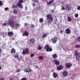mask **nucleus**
Instances as JSON below:
<instances>
[{"label":"nucleus","mask_w":80,"mask_h":80,"mask_svg":"<svg viewBox=\"0 0 80 80\" xmlns=\"http://www.w3.org/2000/svg\"><path fill=\"white\" fill-rule=\"evenodd\" d=\"M57 37H54L52 38L51 40L53 44H55V43H56L57 42Z\"/></svg>","instance_id":"7ed1b4c3"},{"label":"nucleus","mask_w":80,"mask_h":80,"mask_svg":"<svg viewBox=\"0 0 80 80\" xmlns=\"http://www.w3.org/2000/svg\"><path fill=\"white\" fill-rule=\"evenodd\" d=\"M17 53H18V52H17Z\"/></svg>","instance_id":"69168bd1"},{"label":"nucleus","mask_w":80,"mask_h":80,"mask_svg":"<svg viewBox=\"0 0 80 80\" xmlns=\"http://www.w3.org/2000/svg\"><path fill=\"white\" fill-rule=\"evenodd\" d=\"M75 47L76 48H79L80 45H77L75 46Z\"/></svg>","instance_id":"58836bf2"},{"label":"nucleus","mask_w":80,"mask_h":80,"mask_svg":"<svg viewBox=\"0 0 80 80\" xmlns=\"http://www.w3.org/2000/svg\"><path fill=\"white\" fill-rule=\"evenodd\" d=\"M72 66V64L69 62L65 64V67L67 68H70Z\"/></svg>","instance_id":"6e6552de"},{"label":"nucleus","mask_w":80,"mask_h":80,"mask_svg":"<svg viewBox=\"0 0 80 80\" xmlns=\"http://www.w3.org/2000/svg\"><path fill=\"white\" fill-rule=\"evenodd\" d=\"M27 79L26 78H22L21 80H27Z\"/></svg>","instance_id":"c9c22d12"},{"label":"nucleus","mask_w":80,"mask_h":80,"mask_svg":"<svg viewBox=\"0 0 80 80\" xmlns=\"http://www.w3.org/2000/svg\"><path fill=\"white\" fill-rule=\"evenodd\" d=\"M74 55L76 57L78 56L79 55L78 54V51H76L74 53Z\"/></svg>","instance_id":"6ab92c4d"},{"label":"nucleus","mask_w":80,"mask_h":80,"mask_svg":"<svg viewBox=\"0 0 80 80\" xmlns=\"http://www.w3.org/2000/svg\"><path fill=\"white\" fill-rule=\"evenodd\" d=\"M42 47L40 46H38V49L39 50H42Z\"/></svg>","instance_id":"c85d7f7f"},{"label":"nucleus","mask_w":80,"mask_h":80,"mask_svg":"<svg viewBox=\"0 0 80 80\" xmlns=\"http://www.w3.org/2000/svg\"><path fill=\"white\" fill-rule=\"evenodd\" d=\"M76 58V59H77V58Z\"/></svg>","instance_id":"0e129e2a"},{"label":"nucleus","mask_w":80,"mask_h":80,"mask_svg":"<svg viewBox=\"0 0 80 80\" xmlns=\"http://www.w3.org/2000/svg\"><path fill=\"white\" fill-rule=\"evenodd\" d=\"M24 71L26 73H30L32 71V69L30 68H24Z\"/></svg>","instance_id":"0eeeda50"},{"label":"nucleus","mask_w":80,"mask_h":80,"mask_svg":"<svg viewBox=\"0 0 80 80\" xmlns=\"http://www.w3.org/2000/svg\"><path fill=\"white\" fill-rule=\"evenodd\" d=\"M3 5V2L2 1H0V7Z\"/></svg>","instance_id":"2f4dec72"},{"label":"nucleus","mask_w":80,"mask_h":80,"mask_svg":"<svg viewBox=\"0 0 80 80\" xmlns=\"http://www.w3.org/2000/svg\"><path fill=\"white\" fill-rule=\"evenodd\" d=\"M51 72H53V69H52V70H51Z\"/></svg>","instance_id":"13d9d810"},{"label":"nucleus","mask_w":80,"mask_h":80,"mask_svg":"<svg viewBox=\"0 0 80 80\" xmlns=\"http://www.w3.org/2000/svg\"><path fill=\"white\" fill-rule=\"evenodd\" d=\"M46 17L48 23H50L53 22V18H52V16L51 14H48L46 16Z\"/></svg>","instance_id":"f257e3e1"},{"label":"nucleus","mask_w":80,"mask_h":80,"mask_svg":"<svg viewBox=\"0 0 80 80\" xmlns=\"http://www.w3.org/2000/svg\"><path fill=\"white\" fill-rule=\"evenodd\" d=\"M14 57H15V58H18L19 57V56L18 55H17L16 54L15 55L13 56Z\"/></svg>","instance_id":"c756f323"},{"label":"nucleus","mask_w":80,"mask_h":80,"mask_svg":"<svg viewBox=\"0 0 80 80\" xmlns=\"http://www.w3.org/2000/svg\"><path fill=\"white\" fill-rule=\"evenodd\" d=\"M31 27H34V25L33 24H32V25H31Z\"/></svg>","instance_id":"864d4df0"},{"label":"nucleus","mask_w":80,"mask_h":80,"mask_svg":"<svg viewBox=\"0 0 80 80\" xmlns=\"http://www.w3.org/2000/svg\"><path fill=\"white\" fill-rule=\"evenodd\" d=\"M63 68V66L62 65L59 66L57 67V70H62Z\"/></svg>","instance_id":"f8f14e48"},{"label":"nucleus","mask_w":80,"mask_h":80,"mask_svg":"<svg viewBox=\"0 0 80 80\" xmlns=\"http://www.w3.org/2000/svg\"><path fill=\"white\" fill-rule=\"evenodd\" d=\"M77 39L78 42H80V36L77 38Z\"/></svg>","instance_id":"f704fd0d"},{"label":"nucleus","mask_w":80,"mask_h":80,"mask_svg":"<svg viewBox=\"0 0 80 80\" xmlns=\"http://www.w3.org/2000/svg\"><path fill=\"white\" fill-rule=\"evenodd\" d=\"M28 8H27V6H26L25 8V11H27V10H28Z\"/></svg>","instance_id":"79ce46f5"},{"label":"nucleus","mask_w":80,"mask_h":80,"mask_svg":"<svg viewBox=\"0 0 80 80\" xmlns=\"http://www.w3.org/2000/svg\"><path fill=\"white\" fill-rule=\"evenodd\" d=\"M12 8H17V6H16L15 5H13L12 6Z\"/></svg>","instance_id":"473e14b6"},{"label":"nucleus","mask_w":80,"mask_h":80,"mask_svg":"<svg viewBox=\"0 0 80 80\" xmlns=\"http://www.w3.org/2000/svg\"><path fill=\"white\" fill-rule=\"evenodd\" d=\"M54 2V0H52L49 2H47V3L48 4V5H50V4H52V2Z\"/></svg>","instance_id":"aec40b11"},{"label":"nucleus","mask_w":80,"mask_h":80,"mask_svg":"<svg viewBox=\"0 0 80 80\" xmlns=\"http://www.w3.org/2000/svg\"><path fill=\"white\" fill-rule=\"evenodd\" d=\"M29 17H27V18H28Z\"/></svg>","instance_id":"680f3d73"},{"label":"nucleus","mask_w":80,"mask_h":80,"mask_svg":"<svg viewBox=\"0 0 80 80\" xmlns=\"http://www.w3.org/2000/svg\"><path fill=\"white\" fill-rule=\"evenodd\" d=\"M23 0H20L19 1V3H23Z\"/></svg>","instance_id":"72a5a7b5"},{"label":"nucleus","mask_w":80,"mask_h":80,"mask_svg":"<svg viewBox=\"0 0 80 80\" xmlns=\"http://www.w3.org/2000/svg\"><path fill=\"white\" fill-rule=\"evenodd\" d=\"M35 3H38V0H34Z\"/></svg>","instance_id":"ea45409f"},{"label":"nucleus","mask_w":80,"mask_h":80,"mask_svg":"<svg viewBox=\"0 0 80 80\" xmlns=\"http://www.w3.org/2000/svg\"><path fill=\"white\" fill-rule=\"evenodd\" d=\"M18 61H21V60H22V59H21V58H19L18 59Z\"/></svg>","instance_id":"c03bdc74"},{"label":"nucleus","mask_w":80,"mask_h":80,"mask_svg":"<svg viewBox=\"0 0 80 80\" xmlns=\"http://www.w3.org/2000/svg\"><path fill=\"white\" fill-rule=\"evenodd\" d=\"M65 8L67 10L70 11L72 9V6L71 5H70V4H67L65 5Z\"/></svg>","instance_id":"20e7f679"},{"label":"nucleus","mask_w":80,"mask_h":80,"mask_svg":"<svg viewBox=\"0 0 80 80\" xmlns=\"http://www.w3.org/2000/svg\"><path fill=\"white\" fill-rule=\"evenodd\" d=\"M16 27H21V25H20V24H19L18 23H17L16 24Z\"/></svg>","instance_id":"7c9ffc66"},{"label":"nucleus","mask_w":80,"mask_h":80,"mask_svg":"<svg viewBox=\"0 0 80 80\" xmlns=\"http://www.w3.org/2000/svg\"><path fill=\"white\" fill-rule=\"evenodd\" d=\"M38 59H39V60H43V57L42 56H40L39 57Z\"/></svg>","instance_id":"393cba45"},{"label":"nucleus","mask_w":80,"mask_h":80,"mask_svg":"<svg viewBox=\"0 0 80 80\" xmlns=\"http://www.w3.org/2000/svg\"><path fill=\"white\" fill-rule=\"evenodd\" d=\"M55 2H53L52 4V5H53V6H55Z\"/></svg>","instance_id":"49530a36"},{"label":"nucleus","mask_w":80,"mask_h":80,"mask_svg":"<svg viewBox=\"0 0 80 80\" xmlns=\"http://www.w3.org/2000/svg\"><path fill=\"white\" fill-rule=\"evenodd\" d=\"M0 80H4V78H1Z\"/></svg>","instance_id":"de8ad7c7"},{"label":"nucleus","mask_w":80,"mask_h":80,"mask_svg":"<svg viewBox=\"0 0 80 80\" xmlns=\"http://www.w3.org/2000/svg\"><path fill=\"white\" fill-rule=\"evenodd\" d=\"M52 57L53 58H57V55L56 54H55L53 55Z\"/></svg>","instance_id":"4be33fe9"},{"label":"nucleus","mask_w":80,"mask_h":80,"mask_svg":"<svg viewBox=\"0 0 80 80\" xmlns=\"http://www.w3.org/2000/svg\"><path fill=\"white\" fill-rule=\"evenodd\" d=\"M77 10H80V6H79L77 8Z\"/></svg>","instance_id":"a19ab883"},{"label":"nucleus","mask_w":80,"mask_h":80,"mask_svg":"<svg viewBox=\"0 0 80 80\" xmlns=\"http://www.w3.org/2000/svg\"><path fill=\"white\" fill-rule=\"evenodd\" d=\"M53 76L54 78H56L58 77V75L56 73L54 72L53 73Z\"/></svg>","instance_id":"dca6fc26"},{"label":"nucleus","mask_w":80,"mask_h":80,"mask_svg":"<svg viewBox=\"0 0 80 80\" xmlns=\"http://www.w3.org/2000/svg\"><path fill=\"white\" fill-rule=\"evenodd\" d=\"M27 23H24L25 26H27Z\"/></svg>","instance_id":"5fc2aeb1"},{"label":"nucleus","mask_w":80,"mask_h":80,"mask_svg":"<svg viewBox=\"0 0 80 80\" xmlns=\"http://www.w3.org/2000/svg\"><path fill=\"white\" fill-rule=\"evenodd\" d=\"M51 12L52 13H54V10H51Z\"/></svg>","instance_id":"09e8293b"},{"label":"nucleus","mask_w":80,"mask_h":80,"mask_svg":"<svg viewBox=\"0 0 80 80\" xmlns=\"http://www.w3.org/2000/svg\"><path fill=\"white\" fill-rule=\"evenodd\" d=\"M2 52V50L1 49H0V54H1V52Z\"/></svg>","instance_id":"4d7b16f0"},{"label":"nucleus","mask_w":80,"mask_h":80,"mask_svg":"<svg viewBox=\"0 0 80 80\" xmlns=\"http://www.w3.org/2000/svg\"><path fill=\"white\" fill-rule=\"evenodd\" d=\"M33 6H34V7H35V5H36L35 3H33Z\"/></svg>","instance_id":"603ef678"},{"label":"nucleus","mask_w":80,"mask_h":80,"mask_svg":"<svg viewBox=\"0 0 80 80\" xmlns=\"http://www.w3.org/2000/svg\"><path fill=\"white\" fill-rule=\"evenodd\" d=\"M30 41L32 44H34V43H35V39L34 38H31L30 39Z\"/></svg>","instance_id":"4468645a"},{"label":"nucleus","mask_w":80,"mask_h":80,"mask_svg":"<svg viewBox=\"0 0 80 80\" xmlns=\"http://www.w3.org/2000/svg\"><path fill=\"white\" fill-rule=\"evenodd\" d=\"M11 53H16L15 50L14 49V48H13L11 50Z\"/></svg>","instance_id":"f3484780"},{"label":"nucleus","mask_w":80,"mask_h":80,"mask_svg":"<svg viewBox=\"0 0 80 80\" xmlns=\"http://www.w3.org/2000/svg\"><path fill=\"white\" fill-rule=\"evenodd\" d=\"M63 76H67L68 75V72L66 71H64L63 72Z\"/></svg>","instance_id":"a211bd4d"},{"label":"nucleus","mask_w":80,"mask_h":80,"mask_svg":"<svg viewBox=\"0 0 80 80\" xmlns=\"http://www.w3.org/2000/svg\"><path fill=\"white\" fill-rule=\"evenodd\" d=\"M53 62L56 65H60V62H59V61L57 59H55L53 60Z\"/></svg>","instance_id":"9d476101"},{"label":"nucleus","mask_w":80,"mask_h":80,"mask_svg":"<svg viewBox=\"0 0 80 80\" xmlns=\"http://www.w3.org/2000/svg\"><path fill=\"white\" fill-rule=\"evenodd\" d=\"M35 67L38 68V66H36Z\"/></svg>","instance_id":"6e6d98bb"},{"label":"nucleus","mask_w":80,"mask_h":80,"mask_svg":"<svg viewBox=\"0 0 80 80\" xmlns=\"http://www.w3.org/2000/svg\"><path fill=\"white\" fill-rule=\"evenodd\" d=\"M65 33L67 34H69L71 33V31L70 29L68 28L65 30Z\"/></svg>","instance_id":"9b49d317"},{"label":"nucleus","mask_w":80,"mask_h":80,"mask_svg":"<svg viewBox=\"0 0 80 80\" xmlns=\"http://www.w3.org/2000/svg\"><path fill=\"white\" fill-rule=\"evenodd\" d=\"M3 38H5V36L4 35H3Z\"/></svg>","instance_id":"052dcab7"},{"label":"nucleus","mask_w":80,"mask_h":80,"mask_svg":"<svg viewBox=\"0 0 80 80\" xmlns=\"http://www.w3.org/2000/svg\"><path fill=\"white\" fill-rule=\"evenodd\" d=\"M13 13L14 14H17V10L15 9H14L13 11Z\"/></svg>","instance_id":"bb28decb"},{"label":"nucleus","mask_w":80,"mask_h":80,"mask_svg":"<svg viewBox=\"0 0 80 80\" xmlns=\"http://www.w3.org/2000/svg\"><path fill=\"white\" fill-rule=\"evenodd\" d=\"M61 9L62 10H66V8L65 7V6H62Z\"/></svg>","instance_id":"5701e85b"},{"label":"nucleus","mask_w":80,"mask_h":80,"mask_svg":"<svg viewBox=\"0 0 80 80\" xmlns=\"http://www.w3.org/2000/svg\"><path fill=\"white\" fill-rule=\"evenodd\" d=\"M29 33H28V32L27 31H25L24 32V33L22 34V36L24 37V36H28Z\"/></svg>","instance_id":"ddd939ff"},{"label":"nucleus","mask_w":80,"mask_h":80,"mask_svg":"<svg viewBox=\"0 0 80 80\" xmlns=\"http://www.w3.org/2000/svg\"><path fill=\"white\" fill-rule=\"evenodd\" d=\"M43 22V19L42 18H41L39 19V22H40V23H42Z\"/></svg>","instance_id":"412c9836"},{"label":"nucleus","mask_w":80,"mask_h":80,"mask_svg":"<svg viewBox=\"0 0 80 80\" xmlns=\"http://www.w3.org/2000/svg\"><path fill=\"white\" fill-rule=\"evenodd\" d=\"M0 57H1V55H0Z\"/></svg>","instance_id":"e2e57ef3"},{"label":"nucleus","mask_w":80,"mask_h":80,"mask_svg":"<svg viewBox=\"0 0 80 80\" xmlns=\"http://www.w3.org/2000/svg\"><path fill=\"white\" fill-rule=\"evenodd\" d=\"M9 10V8H5V10L6 11H7V10Z\"/></svg>","instance_id":"4c0bfd02"},{"label":"nucleus","mask_w":80,"mask_h":80,"mask_svg":"<svg viewBox=\"0 0 80 80\" xmlns=\"http://www.w3.org/2000/svg\"><path fill=\"white\" fill-rule=\"evenodd\" d=\"M9 25H10V26L11 27H15V25H14V20H11L9 22Z\"/></svg>","instance_id":"423d86ee"},{"label":"nucleus","mask_w":80,"mask_h":80,"mask_svg":"<svg viewBox=\"0 0 80 80\" xmlns=\"http://www.w3.org/2000/svg\"><path fill=\"white\" fill-rule=\"evenodd\" d=\"M75 17L77 18L78 17V14L77 13L75 15Z\"/></svg>","instance_id":"37998d69"},{"label":"nucleus","mask_w":80,"mask_h":80,"mask_svg":"<svg viewBox=\"0 0 80 80\" xmlns=\"http://www.w3.org/2000/svg\"><path fill=\"white\" fill-rule=\"evenodd\" d=\"M46 37H47V34H43L42 37V38H45Z\"/></svg>","instance_id":"b1692460"},{"label":"nucleus","mask_w":80,"mask_h":80,"mask_svg":"<svg viewBox=\"0 0 80 80\" xmlns=\"http://www.w3.org/2000/svg\"><path fill=\"white\" fill-rule=\"evenodd\" d=\"M8 37H12V36H13L14 35V34L13 32L10 31L8 32Z\"/></svg>","instance_id":"1a4fd4ad"},{"label":"nucleus","mask_w":80,"mask_h":80,"mask_svg":"<svg viewBox=\"0 0 80 80\" xmlns=\"http://www.w3.org/2000/svg\"><path fill=\"white\" fill-rule=\"evenodd\" d=\"M3 26H7V23H5L3 24Z\"/></svg>","instance_id":"a18cd8bd"},{"label":"nucleus","mask_w":80,"mask_h":80,"mask_svg":"<svg viewBox=\"0 0 80 80\" xmlns=\"http://www.w3.org/2000/svg\"><path fill=\"white\" fill-rule=\"evenodd\" d=\"M29 53V49L27 48H25L22 51L23 55H27V54H28Z\"/></svg>","instance_id":"39448f33"},{"label":"nucleus","mask_w":80,"mask_h":80,"mask_svg":"<svg viewBox=\"0 0 80 80\" xmlns=\"http://www.w3.org/2000/svg\"><path fill=\"white\" fill-rule=\"evenodd\" d=\"M34 55L35 54H31L30 55V57H33Z\"/></svg>","instance_id":"e433bc0d"},{"label":"nucleus","mask_w":80,"mask_h":80,"mask_svg":"<svg viewBox=\"0 0 80 80\" xmlns=\"http://www.w3.org/2000/svg\"><path fill=\"white\" fill-rule=\"evenodd\" d=\"M0 70H2V67L1 66H0Z\"/></svg>","instance_id":"bf43d9fd"},{"label":"nucleus","mask_w":80,"mask_h":80,"mask_svg":"<svg viewBox=\"0 0 80 80\" xmlns=\"http://www.w3.org/2000/svg\"><path fill=\"white\" fill-rule=\"evenodd\" d=\"M63 31L62 30H61L60 31V32L62 33H63Z\"/></svg>","instance_id":"8fccbe9b"},{"label":"nucleus","mask_w":80,"mask_h":80,"mask_svg":"<svg viewBox=\"0 0 80 80\" xmlns=\"http://www.w3.org/2000/svg\"><path fill=\"white\" fill-rule=\"evenodd\" d=\"M42 9L41 7L40 6H38L36 8V9L37 10H40Z\"/></svg>","instance_id":"a878e982"},{"label":"nucleus","mask_w":80,"mask_h":80,"mask_svg":"<svg viewBox=\"0 0 80 80\" xmlns=\"http://www.w3.org/2000/svg\"><path fill=\"white\" fill-rule=\"evenodd\" d=\"M44 49H46V52H52L53 49L50 48L48 45L46 44L44 47Z\"/></svg>","instance_id":"f03ea898"},{"label":"nucleus","mask_w":80,"mask_h":80,"mask_svg":"<svg viewBox=\"0 0 80 80\" xmlns=\"http://www.w3.org/2000/svg\"><path fill=\"white\" fill-rule=\"evenodd\" d=\"M68 22H72V19L70 17H68Z\"/></svg>","instance_id":"cd10ccee"},{"label":"nucleus","mask_w":80,"mask_h":80,"mask_svg":"<svg viewBox=\"0 0 80 80\" xmlns=\"http://www.w3.org/2000/svg\"><path fill=\"white\" fill-rule=\"evenodd\" d=\"M17 72H20V70H18Z\"/></svg>","instance_id":"3c124183"},{"label":"nucleus","mask_w":80,"mask_h":80,"mask_svg":"<svg viewBox=\"0 0 80 80\" xmlns=\"http://www.w3.org/2000/svg\"><path fill=\"white\" fill-rule=\"evenodd\" d=\"M17 6L19 8H21L22 9L23 8V5L22 4H21V3H17Z\"/></svg>","instance_id":"2eb2a0df"}]
</instances>
